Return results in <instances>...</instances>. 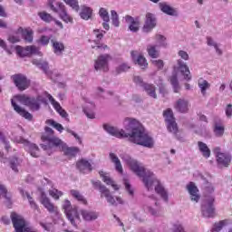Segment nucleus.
<instances>
[{
	"instance_id": "f257e3e1",
	"label": "nucleus",
	"mask_w": 232,
	"mask_h": 232,
	"mask_svg": "<svg viewBox=\"0 0 232 232\" xmlns=\"http://www.w3.org/2000/svg\"><path fill=\"white\" fill-rule=\"evenodd\" d=\"M124 130H119L109 124H103V130L117 139H128L129 142L143 146V148H153L155 142L153 138L148 134L142 124L133 118H125L123 121Z\"/></svg>"
},
{
	"instance_id": "f03ea898",
	"label": "nucleus",
	"mask_w": 232,
	"mask_h": 232,
	"mask_svg": "<svg viewBox=\"0 0 232 232\" xmlns=\"http://www.w3.org/2000/svg\"><path fill=\"white\" fill-rule=\"evenodd\" d=\"M146 189L148 191H153V188L158 195L165 200V202H168V192L166 191V188H164V186H162V183H160V180L157 179V176L150 170H147L143 176L140 177Z\"/></svg>"
},
{
	"instance_id": "7ed1b4c3",
	"label": "nucleus",
	"mask_w": 232,
	"mask_h": 232,
	"mask_svg": "<svg viewBox=\"0 0 232 232\" xmlns=\"http://www.w3.org/2000/svg\"><path fill=\"white\" fill-rule=\"evenodd\" d=\"M51 94L48 92H44L43 94L38 95L36 98L28 97L26 95H18L16 99L24 106L29 107L31 111H39L41 110V104H48V100L50 101Z\"/></svg>"
},
{
	"instance_id": "20e7f679",
	"label": "nucleus",
	"mask_w": 232,
	"mask_h": 232,
	"mask_svg": "<svg viewBox=\"0 0 232 232\" xmlns=\"http://www.w3.org/2000/svg\"><path fill=\"white\" fill-rule=\"evenodd\" d=\"M165 117V122H167V129L169 133H172L179 142H184V136L179 133V125H177V121H175V117L173 116V111L171 109H168L163 112Z\"/></svg>"
},
{
	"instance_id": "39448f33",
	"label": "nucleus",
	"mask_w": 232,
	"mask_h": 232,
	"mask_svg": "<svg viewBox=\"0 0 232 232\" xmlns=\"http://www.w3.org/2000/svg\"><path fill=\"white\" fill-rule=\"evenodd\" d=\"M47 5L49 8L54 12V14H59L60 18L63 23H73V18L68 14L66 11V6L63 2H55V0H47Z\"/></svg>"
},
{
	"instance_id": "423d86ee",
	"label": "nucleus",
	"mask_w": 232,
	"mask_h": 232,
	"mask_svg": "<svg viewBox=\"0 0 232 232\" xmlns=\"http://www.w3.org/2000/svg\"><path fill=\"white\" fill-rule=\"evenodd\" d=\"M123 162H126L128 166H130L131 171L137 175L140 179L144 176V174L148 171L144 166H142L139 161L130 158L128 154H122L121 156Z\"/></svg>"
},
{
	"instance_id": "0eeeda50",
	"label": "nucleus",
	"mask_w": 232,
	"mask_h": 232,
	"mask_svg": "<svg viewBox=\"0 0 232 232\" xmlns=\"http://www.w3.org/2000/svg\"><path fill=\"white\" fill-rule=\"evenodd\" d=\"M215 197L205 196L203 203L201 205V213L205 218H213L215 217Z\"/></svg>"
},
{
	"instance_id": "6e6552de",
	"label": "nucleus",
	"mask_w": 232,
	"mask_h": 232,
	"mask_svg": "<svg viewBox=\"0 0 232 232\" xmlns=\"http://www.w3.org/2000/svg\"><path fill=\"white\" fill-rule=\"evenodd\" d=\"M92 182L94 188H98L102 198H105L108 204H110L111 206H118L117 201L115 200V197L111 195V192L110 191V189H108V188H106V186L102 185L99 180Z\"/></svg>"
},
{
	"instance_id": "1a4fd4ad",
	"label": "nucleus",
	"mask_w": 232,
	"mask_h": 232,
	"mask_svg": "<svg viewBox=\"0 0 232 232\" xmlns=\"http://www.w3.org/2000/svg\"><path fill=\"white\" fill-rule=\"evenodd\" d=\"M110 61H111V56L110 54H101L94 61V69L96 72H108L110 70Z\"/></svg>"
},
{
	"instance_id": "9d476101",
	"label": "nucleus",
	"mask_w": 232,
	"mask_h": 232,
	"mask_svg": "<svg viewBox=\"0 0 232 232\" xmlns=\"http://www.w3.org/2000/svg\"><path fill=\"white\" fill-rule=\"evenodd\" d=\"M41 140L43 142L53 144V146H63V140L53 135V130L50 127L44 128V132L42 134Z\"/></svg>"
},
{
	"instance_id": "9b49d317",
	"label": "nucleus",
	"mask_w": 232,
	"mask_h": 232,
	"mask_svg": "<svg viewBox=\"0 0 232 232\" xmlns=\"http://www.w3.org/2000/svg\"><path fill=\"white\" fill-rule=\"evenodd\" d=\"M16 53L20 55V57H28L30 55H43V53L39 51L35 45H29L25 47H21L20 45L15 47Z\"/></svg>"
},
{
	"instance_id": "f8f14e48",
	"label": "nucleus",
	"mask_w": 232,
	"mask_h": 232,
	"mask_svg": "<svg viewBox=\"0 0 232 232\" xmlns=\"http://www.w3.org/2000/svg\"><path fill=\"white\" fill-rule=\"evenodd\" d=\"M15 141L18 142L19 144H24L31 157H34V159H37L39 157V147L36 144L31 143L23 137H16Z\"/></svg>"
},
{
	"instance_id": "ddd939ff",
	"label": "nucleus",
	"mask_w": 232,
	"mask_h": 232,
	"mask_svg": "<svg viewBox=\"0 0 232 232\" xmlns=\"http://www.w3.org/2000/svg\"><path fill=\"white\" fill-rule=\"evenodd\" d=\"M11 79L20 92H24V90H27L30 86V80H28L24 74H14Z\"/></svg>"
},
{
	"instance_id": "4468645a",
	"label": "nucleus",
	"mask_w": 232,
	"mask_h": 232,
	"mask_svg": "<svg viewBox=\"0 0 232 232\" xmlns=\"http://www.w3.org/2000/svg\"><path fill=\"white\" fill-rule=\"evenodd\" d=\"M214 153L217 158V162L218 166H223L224 168H227L229 164H231V155L229 153L220 152L219 148H216L214 150Z\"/></svg>"
},
{
	"instance_id": "2eb2a0df",
	"label": "nucleus",
	"mask_w": 232,
	"mask_h": 232,
	"mask_svg": "<svg viewBox=\"0 0 232 232\" xmlns=\"http://www.w3.org/2000/svg\"><path fill=\"white\" fill-rule=\"evenodd\" d=\"M174 69L177 70V72H180L185 81L188 82L191 81V72H189V67H188V64H186L184 61L180 59L177 60V65L174 67Z\"/></svg>"
},
{
	"instance_id": "dca6fc26",
	"label": "nucleus",
	"mask_w": 232,
	"mask_h": 232,
	"mask_svg": "<svg viewBox=\"0 0 232 232\" xmlns=\"http://www.w3.org/2000/svg\"><path fill=\"white\" fill-rule=\"evenodd\" d=\"M156 26H157V17H155V14L151 13H147L145 24L143 25V32L148 34L149 32H151L153 28H155Z\"/></svg>"
},
{
	"instance_id": "f3484780",
	"label": "nucleus",
	"mask_w": 232,
	"mask_h": 232,
	"mask_svg": "<svg viewBox=\"0 0 232 232\" xmlns=\"http://www.w3.org/2000/svg\"><path fill=\"white\" fill-rule=\"evenodd\" d=\"M174 110L179 113H188L189 111V102L184 98H179L174 103Z\"/></svg>"
},
{
	"instance_id": "a211bd4d",
	"label": "nucleus",
	"mask_w": 232,
	"mask_h": 232,
	"mask_svg": "<svg viewBox=\"0 0 232 232\" xmlns=\"http://www.w3.org/2000/svg\"><path fill=\"white\" fill-rule=\"evenodd\" d=\"M68 220H70L72 226L77 227V224L81 222V216H79V212L77 211V207H73L71 210L67 211L65 214Z\"/></svg>"
},
{
	"instance_id": "6ab92c4d",
	"label": "nucleus",
	"mask_w": 232,
	"mask_h": 232,
	"mask_svg": "<svg viewBox=\"0 0 232 232\" xmlns=\"http://www.w3.org/2000/svg\"><path fill=\"white\" fill-rule=\"evenodd\" d=\"M11 104H12L14 111H16V113H18V115H21V117H24V119H26L27 121H32V119H34V116L32 115V113L28 112V111H26L24 108H22L21 106L17 105V103H15V102H14V100L11 101Z\"/></svg>"
},
{
	"instance_id": "aec40b11",
	"label": "nucleus",
	"mask_w": 232,
	"mask_h": 232,
	"mask_svg": "<svg viewBox=\"0 0 232 232\" xmlns=\"http://www.w3.org/2000/svg\"><path fill=\"white\" fill-rule=\"evenodd\" d=\"M187 189L190 195V198L193 202H198L200 200V196L198 195V188L195 186V183L190 182L187 186Z\"/></svg>"
},
{
	"instance_id": "412c9836",
	"label": "nucleus",
	"mask_w": 232,
	"mask_h": 232,
	"mask_svg": "<svg viewBox=\"0 0 232 232\" xmlns=\"http://www.w3.org/2000/svg\"><path fill=\"white\" fill-rule=\"evenodd\" d=\"M85 102L87 104L83 107V112L86 117H88V119H95V112H93L95 110V103L90 102L88 99H85Z\"/></svg>"
},
{
	"instance_id": "4be33fe9",
	"label": "nucleus",
	"mask_w": 232,
	"mask_h": 232,
	"mask_svg": "<svg viewBox=\"0 0 232 232\" xmlns=\"http://www.w3.org/2000/svg\"><path fill=\"white\" fill-rule=\"evenodd\" d=\"M99 15L101 17V19H102L103 23H102V26L104 28V30H110V14L108 13V10H106V8L102 7L99 10Z\"/></svg>"
},
{
	"instance_id": "5701e85b",
	"label": "nucleus",
	"mask_w": 232,
	"mask_h": 232,
	"mask_svg": "<svg viewBox=\"0 0 232 232\" xmlns=\"http://www.w3.org/2000/svg\"><path fill=\"white\" fill-rule=\"evenodd\" d=\"M224 131H226V127H224V123H222V121H215L213 124L214 135L216 137H223Z\"/></svg>"
},
{
	"instance_id": "b1692460",
	"label": "nucleus",
	"mask_w": 232,
	"mask_h": 232,
	"mask_svg": "<svg viewBox=\"0 0 232 232\" xmlns=\"http://www.w3.org/2000/svg\"><path fill=\"white\" fill-rule=\"evenodd\" d=\"M77 169L81 173H91L92 171V163L86 160H81L76 164Z\"/></svg>"
},
{
	"instance_id": "393cba45",
	"label": "nucleus",
	"mask_w": 232,
	"mask_h": 232,
	"mask_svg": "<svg viewBox=\"0 0 232 232\" xmlns=\"http://www.w3.org/2000/svg\"><path fill=\"white\" fill-rule=\"evenodd\" d=\"M133 61L136 63V64L140 65V68L144 70V68H148V62L146 61V58H144L143 55H139L137 57V52L132 51L130 53Z\"/></svg>"
},
{
	"instance_id": "a878e982",
	"label": "nucleus",
	"mask_w": 232,
	"mask_h": 232,
	"mask_svg": "<svg viewBox=\"0 0 232 232\" xmlns=\"http://www.w3.org/2000/svg\"><path fill=\"white\" fill-rule=\"evenodd\" d=\"M51 44L53 49V53H55V55L61 56L63 55V53H64V44H63V42H59L57 40H51Z\"/></svg>"
},
{
	"instance_id": "bb28decb",
	"label": "nucleus",
	"mask_w": 232,
	"mask_h": 232,
	"mask_svg": "<svg viewBox=\"0 0 232 232\" xmlns=\"http://www.w3.org/2000/svg\"><path fill=\"white\" fill-rule=\"evenodd\" d=\"M125 21H126V23H128V24H130L129 30L130 32L137 33V31L139 30V26L140 24L139 20L138 19L135 20V18H133V16L126 15Z\"/></svg>"
},
{
	"instance_id": "cd10ccee",
	"label": "nucleus",
	"mask_w": 232,
	"mask_h": 232,
	"mask_svg": "<svg viewBox=\"0 0 232 232\" xmlns=\"http://www.w3.org/2000/svg\"><path fill=\"white\" fill-rule=\"evenodd\" d=\"M50 102L53 106L54 110H56V111L59 113V115H61V117H63V119H66V117H68V112H66V111H64L63 107H61V104L57 102L53 96H50Z\"/></svg>"
},
{
	"instance_id": "c85d7f7f",
	"label": "nucleus",
	"mask_w": 232,
	"mask_h": 232,
	"mask_svg": "<svg viewBox=\"0 0 232 232\" xmlns=\"http://www.w3.org/2000/svg\"><path fill=\"white\" fill-rule=\"evenodd\" d=\"M41 203L44 208H46L49 213H57V207H54L53 203H51L50 198H46V196L42 195Z\"/></svg>"
},
{
	"instance_id": "c756f323",
	"label": "nucleus",
	"mask_w": 232,
	"mask_h": 232,
	"mask_svg": "<svg viewBox=\"0 0 232 232\" xmlns=\"http://www.w3.org/2000/svg\"><path fill=\"white\" fill-rule=\"evenodd\" d=\"M20 195L24 198L26 197L32 209H34L36 211H39V206H37V203L34 200V198L30 195V193L24 191L23 188H19Z\"/></svg>"
},
{
	"instance_id": "7c9ffc66",
	"label": "nucleus",
	"mask_w": 232,
	"mask_h": 232,
	"mask_svg": "<svg viewBox=\"0 0 232 232\" xmlns=\"http://www.w3.org/2000/svg\"><path fill=\"white\" fill-rule=\"evenodd\" d=\"M81 214L83 220H86L87 222H92V220H97V218H99V214L97 212L82 210Z\"/></svg>"
},
{
	"instance_id": "2f4dec72",
	"label": "nucleus",
	"mask_w": 232,
	"mask_h": 232,
	"mask_svg": "<svg viewBox=\"0 0 232 232\" xmlns=\"http://www.w3.org/2000/svg\"><path fill=\"white\" fill-rule=\"evenodd\" d=\"M160 8L161 12H163V14H167V15H178L177 10L166 3H160Z\"/></svg>"
},
{
	"instance_id": "473e14b6",
	"label": "nucleus",
	"mask_w": 232,
	"mask_h": 232,
	"mask_svg": "<svg viewBox=\"0 0 232 232\" xmlns=\"http://www.w3.org/2000/svg\"><path fill=\"white\" fill-rule=\"evenodd\" d=\"M109 157L111 162L114 164L116 171L122 174V164L121 163V160H119V157H117L116 154L113 152H111L109 154Z\"/></svg>"
},
{
	"instance_id": "72a5a7b5",
	"label": "nucleus",
	"mask_w": 232,
	"mask_h": 232,
	"mask_svg": "<svg viewBox=\"0 0 232 232\" xmlns=\"http://www.w3.org/2000/svg\"><path fill=\"white\" fill-rule=\"evenodd\" d=\"M198 147L200 153H202V156L205 157V159H209V157H211V150H209L208 144L202 141H198Z\"/></svg>"
},
{
	"instance_id": "f704fd0d",
	"label": "nucleus",
	"mask_w": 232,
	"mask_h": 232,
	"mask_svg": "<svg viewBox=\"0 0 232 232\" xmlns=\"http://www.w3.org/2000/svg\"><path fill=\"white\" fill-rule=\"evenodd\" d=\"M92 14H93V10L92 8L86 5H83L80 12V17L84 21H88L89 19H92Z\"/></svg>"
},
{
	"instance_id": "c9c22d12",
	"label": "nucleus",
	"mask_w": 232,
	"mask_h": 232,
	"mask_svg": "<svg viewBox=\"0 0 232 232\" xmlns=\"http://www.w3.org/2000/svg\"><path fill=\"white\" fill-rule=\"evenodd\" d=\"M6 193H8L6 188H5L3 185H0V198L3 197L5 198V205L7 208H12V197L8 196Z\"/></svg>"
},
{
	"instance_id": "e433bc0d",
	"label": "nucleus",
	"mask_w": 232,
	"mask_h": 232,
	"mask_svg": "<svg viewBox=\"0 0 232 232\" xmlns=\"http://www.w3.org/2000/svg\"><path fill=\"white\" fill-rule=\"evenodd\" d=\"M9 165L11 169L14 171V173H19V166H21V160H19L17 157L10 158L9 160Z\"/></svg>"
},
{
	"instance_id": "4c0bfd02",
	"label": "nucleus",
	"mask_w": 232,
	"mask_h": 232,
	"mask_svg": "<svg viewBox=\"0 0 232 232\" xmlns=\"http://www.w3.org/2000/svg\"><path fill=\"white\" fill-rule=\"evenodd\" d=\"M143 90L146 92L150 97H152V99H157V92H155V85L145 83L143 85Z\"/></svg>"
},
{
	"instance_id": "58836bf2",
	"label": "nucleus",
	"mask_w": 232,
	"mask_h": 232,
	"mask_svg": "<svg viewBox=\"0 0 232 232\" xmlns=\"http://www.w3.org/2000/svg\"><path fill=\"white\" fill-rule=\"evenodd\" d=\"M198 88L200 89V92L202 95H206V92L209 90L211 87V84L209 82L202 78H200L198 82Z\"/></svg>"
},
{
	"instance_id": "ea45409f",
	"label": "nucleus",
	"mask_w": 232,
	"mask_h": 232,
	"mask_svg": "<svg viewBox=\"0 0 232 232\" xmlns=\"http://www.w3.org/2000/svg\"><path fill=\"white\" fill-rule=\"evenodd\" d=\"M170 83L172 85V88L175 93H179V91L180 90V85L179 84V78L177 76V73H173L170 76Z\"/></svg>"
},
{
	"instance_id": "a19ab883",
	"label": "nucleus",
	"mask_w": 232,
	"mask_h": 232,
	"mask_svg": "<svg viewBox=\"0 0 232 232\" xmlns=\"http://www.w3.org/2000/svg\"><path fill=\"white\" fill-rule=\"evenodd\" d=\"M101 177H102V180L103 182H105V184H107V186H111L116 191L117 189H119V187H117V185H115V182H113V179H111V178L104 175V172H100Z\"/></svg>"
},
{
	"instance_id": "79ce46f5",
	"label": "nucleus",
	"mask_w": 232,
	"mask_h": 232,
	"mask_svg": "<svg viewBox=\"0 0 232 232\" xmlns=\"http://www.w3.org/2000/svg\"><path fill=\"white\" fill-rule=\"evenodd\" d=\"M33 64L41 68L44 73H48V62H43L41 60H33Z\"/></svg>"
},
{
	"instance_id": "37998d69",
	"label": "nucleus",
	"mask_w": 232,
	"mask_h": 232,
	"mask_svg": "<svg viewBox=\"0 0 232 232\" xmlns=\"http://www.w3.org/2000/svg\"><path fill=\"white\" fill-rule=\"evenodd\" d=\"M147 52L152 59H157L159 57V51H157V45H148Z\"/></svg>"
},
{
	"instance_id": "c03bdc74",
	"label": "nucleus",
	"mask_w": 232,
	"mask_h": 232,
	"mask_svg": "<svg viewBox=\"0 0 232 232\" xmlns=\"http://www.w3.org/2000/svg\"><path fill=\"white\" fill-rule=\"evenodd\" d=\"M224 226H227V220H221L218 223H215L211 231L220 232L222 231V227H224Z\"/></svg>"
},
{
	"instance_id": "a18cd8bd",
	"label": "nucleus",
	"mask_w": 232,
	"mask_h": 232,
	"mask_svg": "<svg viewBox=\"0 0 232 232\" xmlns=\"http://www.w3.org/2000/svg\"><path fill=\"white\" fill-rule=\"evenodd\" d=\"M111 19L113 26L118 28V26L121 24V22L119 21V14H117V11L112 10L111 11Z\"/></svg>"
},
{
	"instance_id": "49530a36",
	"label": "nucleus",
	"mask_w": 232,
	"mask_h": 232,
	"mask_svg": "<svg viewBox=\"0 0 232 232\" xmlns=\"http://www.w3.org/2000/svg\"><path fill=\"white\" fill-rule=\"evenodd\" d=\"M79 153V148L77 147H67L64 150V154L68 155L69 157H75Z\"/></svg>"
},
{
	"instance_id": "de8ad7c7",
	"label": "nucleus",
	"mask_w": 232,
	"mask_h": 232,
	"mask_svg": "<svg viewBox=\"0 0 232 232\" xmlns=\"http://www.w3.org/2000/svg\"><path fill=\"white\" fill-rule=\"evenodd\" d=\"M63 2L68 5V6H71V8H72V10L75 12H79L80 7L78 0H63Z\"/></svg>"
},
{
	"instance_id": "09e8293b",
	"label": "nucleus",
	"mask_w": 232,
	"mask_h": 232,
	"mask_svg": "<svg viewBox=\"0 0 232 232\" xmlns=\"http://www.w3.org/2000/svg\"><path fill=\"white\" fill-rule=\"evenodd\" d=\"M46 124H49V126H53V128H55V130H57V131H60V133L63 132V130H64V127H63L61 123H57L53 120H47Z\"/></svg>"
},
{
	"instance_id": "8fccbe9b",
	"label": "nucleus",
	"mask_w": 232,
	"mask_h": 232,
	"mask_svg": "<svg viewBox=\"0 0 232 232\" xmlns=\"http://www.w3.org/2000/svg\"><path fill=\"white\" fill-rule=\"evenodd\" d=\"M71 195L76 198L79 202H82V204H86V199L82 195H81V192L78 190H71Z\"/></svg>"
},
{
	"instance_id": "3c124183",
	"label": "nucleus",
	"mask_w": 232,
	"mask_h": 232,
	"mask_svg": "<svg viewBox=\"0 0 232 232\" xmlns=\"http://www.w3.org/2000/svg\"><path fill=\"white\" fill-rule=\"evenodd\" d=\"M38 15L42 21H44L45 23H52V21H53V16L46 12L39 13Z\"/></svg>"
},
{
	"instance_id": "603ef678",
	"label": "nucleus",
	"mask_w": 232,
	"mask_h": 232,
	"mask_svg": "<svg viewBox=\"0 0 232 232\" xmlns=\"http://www.w3.org/2000/svg\"><path fill=\"white\" fill-rule=\"evenodd\" d=\"M23 38L26 43H32V41H34V32L28 30L24 31Z\"/></svg>"
},
{
	"instance_id": "864d4df0",
	"label": "nucleus",
	"mask_w": 232,
	"mask_h": 232,
	"mask_svg": "<svg viewBox=\"0 0 232 232\" xmlns=\"http://www.w3.org/2000/svg\"><path fill=\"white\" fill-rule=\"evenodd\" d=\"M130 66L128 63H121L118 67H116V75H120V73H124V72H128L130 70Z\"/></svg>"
},
{
	"instance_id": "5fc2aeb1",
	"label": "nucleus",
	"mask_w": 232,
	"mask_h": 232,
	"mask_svg": "<svg viewBox=\"0 0 232 232\" xmlns=\"http://www.w3.org/2000/svg\"><path fill=\"white\" fill-rule=\"evenodd\" d=\"M49 194L54 200H59V197H63V192L59 191L57 188L49 190Z\"/></svg>"
},
{
	"instance_id": "6e6d98bb",
	"label": "nucleus",
	"mask_w": 232,
	"mask_h": 232,
	"mask_svg": "<svg viewBox=\"0 0 232 232\" xmlns=\"http://www.w3.org/2000/svg\"><path fill=\"white\" fill-rule=\"evenodd\" d=\"M39 224L44 229V231L53 232V224L44 223L43 221H40Z\"/></svg>"
},
{
	"instance_id": "4d7b16f0",
	"label": "nucleus",
	"mask_w": 232,
	"mask_h": 232,
	"mask_svg": "<svg viewBox=\"0 0 232 232\" xmlns=\"http://www.w3.org/2000/svg\"><path fill=\"white\" fill-rule=\"evenodd\" d=\"M156 40L160 44V46H168V44L166 43V37L162 34H157Z\"/></svg>"
},
{
	"instance_id": "13d9d810",
	"label": "nucleus",
	"mask_w": 232,
	"mask_h": 232,
	"mask_svg": "<svg viewBox=\"0 0 232 232\" xmlns=\"http://www.w3.org/2000/svg\"><path fill=\"white\" fill-rule=\"evenodd\" d=\"M0 142H2L4 144L6 151H8V150H10V142H8V140H6V138H5V136L3 135V132H1V131H0Z\"/></svg>"
},
{
	"instance_id": "bf43d9fd",
	"label": "nucleus",
	"mask_w": 232,
	"mask_h": 232,
	"mask_svg": "<svg viewBox=\"0 0 232 232\" xmlns=\"http://www.w3.org/2000/svg\"><path fill=\"white\" fill-rule=\"evenodd\" d=\"M133 82H135V84H138V86H141V88H143V86L146 84L144 82V80H142V77L140 76H134Z\"/></svg>"
},
{
	"instance_id": "052dcab7",
	"label": "nucleus",
	"mask_w": 232,
	"mask_h": 232,
	"mask_svg": "<svg viewBox=\"0 0 232 232\" xmlns=\"http://www.w3.org/2000/svg\"><path fill=\"white\" fill-rule=\"evenodd\" d=\"M65 214L68 213V211H71L72 209H73V207H72V203L70 202V200H65L63 206Z\"/></svg>"
},
{
	"instance_id": "680f3d73",
	"label": "nucleus",
	"mask_w": 232,
	"mask_h": 232,
	"mask_svg": "<svg viewBox=\"0 0 232 232\" xmlns=\"http://www.w3.org/2000/svg\"><path fill=\"white\" fill-rule=\"evenodd\" d=\"M39 43H41L43 46H46L50 43V37L46 35H42L41 38L39 39Z\"/></svg>"
},
{
	"instance_id": "e2e57ef3",
	"label": "nucleus",
	"mask_w": 232,
	"mask_h": 232,
	"mask_svg": "<svg viewBox=\"0 0 232 232\" xmlns=\"http://www.w3.org/2000/svg\"><path fill=\"white\" fill-rule=\"evenodd\" d=\"M179 57H180L181 59H183V61H189V54H188V52L186 51H179L178 53Z\"/></svg>"
},
{
	"instance_id": "0e129e2a",
	"label": "nucleus",
	"mask_w": 232,
	"mask_h": 232,
	"mask_svg": "<svg viewBox=\"0 0 232 232\" xmlns=\"http://www.w3.org/2000/svg\"><path fill=\"white\" fill-rule=\"evenodd\" d=\"M67 133H71V135H73L74 139H76V140H78L79 144H82V140H81V137L79 136V134L75 133V131L70 130V129H66Z\"/></svg>"
},
{
	"instance_id": "69168bd1",
	"label": "nucleus",
	"mask_w": 232,
	"mask_h": 232,
	"mask_svg": "<svg viewBox=\"0 0 232 232\" xmlns=\"http://www.w3.org/2000/svg\"><path fill=\"white\" fill-rule=\"evenodd\" d=\"M152 63L154 66H157L158 70H162L164 68V61L162 60H155Z\"/></svg>"
},
{
	"instance_id": "338daca9",
	"label": "nucleus",
	"mask_w": 232,
	"mask_h": 232,
	"mask_svg": "<svg viewBox=\"0 0 232 232\" xmlns=\"http://www.w3.org/2000/svg\"><path fill=\"white\" fill-rule=\"evenodd\" d=\"M207 44L208 46H213L214 48L218 45L211 36H207Z\"/></svg>"
},
{
	"instance_id": "774afa93",
	"label": "nucleus",
	"mask_w": 232,
	"mask_h": 232,
	"mask_svg": "<svg viewBox=\"0 0 232 232\" xmlns=\"http://www.w3.org/2000/svg\"><path fill=\"white\" fill-rule=\"evenodd\" d=\"M226 115L228 119H231L232 117V105L231 104H227L226 107Z\"/></svg>"
}]
</instances>
